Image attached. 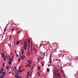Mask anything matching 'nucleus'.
Here are the masks:
<instances>
[{
    "instance_id": "nucleus-1",
    "label": "nucleus",
    "mask_w": 78,
    "mask_h": 78,
    "mask_svg": "<svg viewBox=\"0 0 78 78\" xmlns=\"http://www.w3.org/2000/svg\"><path fill=\"white\" fill-rule=\"evenodd\" d=\"M54 74L55 76L58 77V78H61V77H60V75L59 73H54Z\"/></svg>"
},
{
    "instance_id": "nucleus-2",
    "label": "nucleus",
    "mask_w": 78,
    "mask_h": 78,
    "mask_svg": "<svg viewBox=\"0 0 78 78\" xmlns=\"http://www.w3.org/2000/svg\"><path fill=\"white\" fill-rule=\"evenodd\" d=\"M23 42L24 44V46H28V44H27V39L25 40Z\"/></svg>"
},
{
    "instance_id": "nucleus-3",
    "label": "nucleus",
    "mask_w": 78,
    "mask_h": 78,
    "mask_svg": "<svg viewBox=\"0 0 78 78\" xmlns=\"http://www.w3.org/2000/svg\"><path fill=\"white\" fill-rule=\"evenodd\" d=\"M15 70V69H14V67L12 66V72H14V71Z\"/></svg>"
},
{
    "instance_id": "nucleus-4",
    "label": "nucleus",
    "mask_w": 78,
    "mask_h": 78,
    "mask_svg": "<svg viewBox=\"0 0 78 78\" xmlns=\"http://www.w3.org/2000/svg\"><path fill=\"white\" fill-rule=\"evenodd\" d=\"M5 53L4 52H2L1 54V55L2 57H4L5 56Z\"/></svg>"
},
{
    "instance_id": "nucleus-5",
    "label": "nucleus",
    "mask_w": 78,
    "mask_h": 78,
    "mask_svg": "<svg viewBox=\"0 0 78 78\" xmlns=\"http://www.w3.org/2000/svg\"><path fill=\"white\" fill-rule=\"evenodd\" d=\"M31 62H32V60H30L28 61V63H29V64H31Z\"/></svg>"
},
{
    "instance_id": "nucleus-6",
    "label": "nucleus",
    "mask_w": 78,
    "mask_h": 78,
    "mask_svg": "<svg viewBox=\"0 0 78 78\" xmlns=\"http://www.w3.org/2000/svg\"><path fill=\"white\" fill-rule=\"evenodd\" d=\"M27 46H25L24 45L23 48H24L25 50H27Z\"/></svg>"
},
{
    "instance_id": "nucleus-7",
    "label": "nucleus",
    "mask_w": 78,
    "mask_h": 78,
    "mask_svg": "<svg viewBox=\"0 0 78 78\" xmlns=\"http://www.w3.org/2000/svg\"><path fill=\"white\" fill-rule=\"evenodd\" d=\"M15 77H16V78H19V76L16 75L15 76Z\"/></svg>"
},
{
    "instance_id": "nucleus-8",
    "label": "nucleus",
    "mask_w": 78,
    "mask_h": 78,
    "mask_svg": "<svg viewBox=\"0 0 78 78\" xmlns=\"http://www.w3.org/2000/svg\"><path fill=\"white\" fill-rule=\"evenodd\" d=\"M3 77H4V75H3V74H1V76L0 77V78H3Z\"/></svg>"
},
{
    "instance_id": "nucleus-9",
    "label": "nucleus",
    "mask_w": 78,
    "mask_h": 78,
    "mask_svg": "<svg viewBox=\"0 0 78 78\" xmlns=\"http://www.w3.org/2000/svg\"><path fill=\"white\" fill-rule=\"evenodd\" d=\"M59 72V70L58 69H56L54 72V73H58Z\"/></svg>"
},
{
    "instance_id": "nucleus-10",
    "label": "nucleus",
    "mask_w": 78,
    "mask_h": 78,
    "mask_svg": "<svg viewBox=\"0 0 78 78\" xmlns=\"http://www.w3.org/2000/svg\"><path fill=\"white\" fill-rule=\"evenodd\" d=\"M27 55L30 56V51H27Z\"/></svg>"
},
{
    "instance_id": "nucleus-11",
    "label": "nucleus",
    "mask_w": 78,
    "mask_h": 78,
    "mask_svg": "<svg viewBox=\"0 0 78 78\" xmlns=\"http://www.w3.org/2000/svg\"><path fill=\"white\" fill-rule=\"evenodd\" d=\"M27 75L28 76H30V72H29L27 73Z\"/></svg>"
},
{
    "instance_id": "nucleus-12",
    "label": "nucleus",
    "mask_w": 78,
    "mask_h": 78,
    "mask_svg": "<svg viewBox=\"0 0 78 78\" xmlns=\"http://www.w3.org/2000/svg\"><path fill=\"white\" fill-rule=\"evenodd\" d=\"M17 43H16V45H19V43L20 42V41H16Z\"/></svg>"
},
{
    "instance_id": "nucleus-13",
    "label": "nucleus",
    "mask_w": 78,
    "mask_h": 78,
    "mask_svg": "<svg viewBox=\"0 0 78 78\" xmlns=\"http://www.w3.org/2000/svg\"><path fill=\"white\" fill-rule=\"evenodd\" d=\"M3 57H4L3 58L4 60L5 61H6V60L7 58H6V57L5 56Z\"/></svg>"
},
{
    "instance_id": "nucleus-14",
    "label": "nucleus",
    "mask_w": 78,
    "mask_h": 78,
    "mask_svg": "<svg viewBox=\"0 0 78 78\" xmlns=\"http://www.w3.org/2000/svg\"><path fill=\"white\" fill-rule=\"evenodd\" d=\"M30 65L28 64L26 66V67H30Z\"/></svg>"
},
{
    "instance_id": "nucleus-15",
    "label": "nucleus",
    "mask_w": 78,
    "mask_h": 78,
    "mask_svg": "<svg viewBox=\"0 0 78 78\" xmlns=\"http://www.w3.org/2000/svg\"><path fill=\"white\" fill-rule=\"evenodd\" d=\"M20 70H21V68L19 67L18 70V72H20Z\"/></svg>"
},
{
    "instance_id": "nucleus-16",
    "label": "nucleus",
    "mask_w": 78,
    "mask_h": 78,
    "mask_svg": "<svg viewBox=\"0 0 78 78\" xmlns=\"http://www.w3.org/2000/svg\"><path fill=\"white\" fill-rule=\"evenodd\" d=\"M41 64L42 65V66L43 67V66H44V62L42 61L41 63Z\"/></svg>"
},
{
    "instance_id": "nucleus-17",
    "label": "nucleus",
    "mask_w": 78,
    "mask_h": 78,
    "mask_svg": "<svg viewBox=\"0 0 78 78\" xmlns=\"http://www.w3.org/2000/svg\"><path fill=\"white\" fill-rule=\"evenodd\" d=\"M47 72L48 73H49V72H50V69H49L48 68V69H47Z\"/></svg>"
},
{
    "instance_id": "nucleus-18",
    "label": "nucleus",
    "mask_w": 78,
    "mask_h": 78,
    "mask_svg": "<svg viewBox=\"0 0 78 78\" xmlns=\"http://www.w3.org/2000/svg\"><path fill=\"white\" fill-rule=\"evenodd\" d=\"M6 28H7V27H5V30H4V33H5V32L6 31Z\"/></svg>"
},
{
    "instance_id": "nucleus-19",
    "label": "nucleus",
    "mask_w": 78,
    "mask_h": 78,
    "mask_svg": "<svg viewBox=\"0 0 78 78\" xmlns=\"http://www.w3.org/2000/svg\"><path fill=\"white\" fill-rule=\"evenodd\" d=\"M21 57H23V58H25V56L23 55H22Z\"/></svg>"
},
{
    "instance_id": "nucleus-20",
    "label": "nucleus",
    "mask_w": 78,
    "mask_h": 78,
    "mask_svg": "<svg viewBox=\"0 0 78 78\" xmlns=\"http://www.w3.org/2000/svg\"><path fill=\"white\" fill-rule=\"evenodd\" d=\"M21 53L22 55H23V53H24V51H23V49L22 50Z\"/></svg>"
},
{
    "instance_id": "nucleus-21",
    "label": "nucleus",
    "mask_w": 78,
    "mask_h": 78,
    "mask_svg": "<svg viewBox=\"0 0 78 78\" xmlns=\"http://www.w3.org/2000/svg\"><path fill=\"white\" fill-rule=\"evenodd\" d=\"M61 72H62V73L63 74L64 73V71H63V70H62V69H61Z\"/></svg>"
},
{
    "instance_id": "nucleus-22",
    "label": "nucleus",
    "mask_w": 78,
    "mask_h": 78,
    "mask_svg": "<svg viewBox=\"0 0 78 78\" xmlns=\"http://www.w3.org/2000/svg\"><path fill=\"white\" fill-rule=\"evenodd\" d=\"M5 66V63H3V64H2L3 67Z\"/></svg>"
},
{
    "instance_id": "nucleus-23",
    "label": "nucleus",
    "mask_w": 78,
    "mask_h": 78,
    "mask_svg": "<svg viewBox=\"0 0 78 78\" xmlns=\"http://www.w3.org/2000/svg\"><path fill=\"white\" fill-rule=\"evenodd\" d=\"M13 58H14V56H12V58H11V61H13Z\"/></svg>"
},
{
    "instance_id": "nucleus-24",
    "label": "nucleus",
    "mask_w": 78,
    "mask_h": 78,
    "mask_svg": "<svg viewBox=\"0 0 78 78\" xmlns=\"http://www.w3.org/2000/svg\"><path fill=\"white\" fill-rule=\"evenodd\" d=\"M6 58H8L9 57V56L8 55H6L5 56H4Z\"/></svg>"
},
{
    "instance_id": "nucleus-25",
    "label": "nucleus",
    "mask_w": 78,
    "mask_h": 78,
    "mask_svg": "<svg viewBox=\"0 0 78 78\" xmlns=\"http://www.w3.org/2000/svg\"><path fill=\"white\" fill-rule=\"evenodd\" d=\"M6 68H7V70H9V66H7L6 67Z\"/></svg>"
},
{
    "instance_id": "nucleus-26",
    "label": "nucleus",
    "mask_w": 78,
    "mask_h": 78,
    "mask_svg": "<svg viewBox=\"0 0 78 78\" xmlns=\"http://www.w3.org/2000/svg\"><path fill=\"white\" fill-rule=\"evenodd\" d=\"M11 60H10L9 61V62H8V64H10V63H11Z\"/></svg>"
},
{
    "instance_id": "nucleus-27",
    "label": "nucleus",
    "mask_w": 78,
    "mask_h": 78,
    "mask_svg": "<svg viewBox=\"0 0 78 78\" xmlns=\"http://www.w3.org/2000/svg\"><path fill=\"white\" fill-rule=\"evenodd\" d=\"M63 77H64V78H65L66 76L65 75V74H64V73H63Z\"/></svg>"
},
{
    "instance_id": "nucleus-28",
    "label": "nucleus",
    "mask_w": 78,
    "mask_h": 78,
    "mask_svg": "<svg viewBox=\"0 0 78 78\" xmlns=\"http://www.w3.org/2000/svg\"><path fill=\"white\" fill-rule=\"evenodd\" d=\"M30 44L31 45V47H33V44L31 43V41L30 42Z\"/></svg>"
},
{
    "instance_id": "nucleus-29",
    "label": "nucleus",
    "mask_w": 78,
    "mask_h": 78,
    "mask_svg": "<svg viewBox=\"0 0 78 78\" xmlns=\"http://www.w3.org/2000/svg\"><path fill=\"white\" fill-rule=\"evenodd\" d=\"M37 60H38V61L40 60V59L39 58H37Z\"/></svg>"
},
{
    "instance_id": "nucleus-30",
    "label": "nucleus",
    "mask_w": 78,
    "mask_h": 78,
    "mask_svg": "<svg viewBox=\"0 0 78 78\" xmlns=\"http://www.w3.org/2000/svg\"><path fill=\"white\" fill-rule=\"evenodd\" d=\"M1 71H2V72H3V71H4V69H3L2 68Z\"/></svg>"
},
{
    "instance_id": "nucleus-31",
    "label": "nucleus",
    "mask_w": 78,
    "mask_h": 78,
    "mask_svg": "<svg viewBox=\"0 0 78 78\" xmlns=\"http://www.w3.org/2000/svg\"><path fill=\"white\" fill-rule=\"evenodd\" d=\"M49 63L51 64V60H50V61H49Z\"/></svg>"
},
{
    "instance_id": "nucleus-32",
    "label": "nucleus",
    "mask_w": 78,
    "mask_h": 78,
    "mask_svg": "<svg viewBox=\"0 0 78 78\" xmlns=\"http://www.w3.org/2000/svg\"><path fill=\"white\" fill-rule=\"evenodd\" d=\"M30 40H28V43H30Z\"/></svg>"
},
{
    "instance_id": "nucleus-33",
    "label": "nucleus",
    "mask_w": 78,
    "mask_h": 78,
    "mask_svg": "<svg viewBox=\"0 0 78 78\" xmlns=\"http://www.w3.org/2000/svg\"><path fill=\"white\" fill-rule=\"evenodd\" d=\"M11 40V36H10V37H9V41H10Z\"/></svg>"
},
{
    "instance_id": "nucleus-34",
    "label": "nucleus",
    "mask_w": 78,
    "mask_h": 78,
    "mask_svg": "<svg viewBox=\"0 0 78 78\" xmlns=\"http://www.w3.org/2000/svg\"><path fill=\"white\" fill-rule=\"evenodd\" d=\"M12 72L10 71L9 72V74H10V73H12Z\"/></svg>"
},
{
    "instance_id": "nucleus-35",
    "label": "nucleus",
    "mask_w": 78,
    "mask_h": 78,
    "mask_svg": "<svg viewBox=\"0 0 78 78\" xmlns=\"http://www.w3.org/2000/svg\"><path fill=\"white\" fill-rule=\"evenodd\" d=\"M28 44H29V46H28V47H30V43H28Z\"/></svg>"
},
{
    "instance_id": "nucleus-36",
    "label": "nucleus",
    "mask_w": 78,
    "mask_h": 78,
    "mask_svg": "<svg viewBox=\"0 0 78 78\" xmlns=\"http://www.w3.org/2000/svg\"><path fill=\"white\" fill-rule=\"evenodd\" d=\"M21 59V57H20L19 58V60H20Z\"/></svg>"
},
{
    "instance_id": "nucleus-37",
    "label": "nucleus",
    "mask_w": 78,
    "mask_h": 78,
    "mask_svg": "<svg viewBox=\"0 0 78 78\" xmlns=\"http://www.w3.org/2000/svg\"><path fill=\"white\" fill-rule=\"evenodd\" d=\"M14 31V28H12V31Z\"/></svg>"
},
{
    "instance_id": "nucleus-38",
    "label": "nucleus",
    "mask_w": 78,
    "mask_h": 78,
    "mask_svg": "<svg viewBox=\"0 0 78 78\" xmlns=\"http://www.w3.org/2000/svg\"><path fill=\"white\" fill-rule=\"evenodd\" d=\"M2 71H0V73H3V72H2Z\"/></svg>"
},
{
    "instance_id": "nucleus-39",
    "label": "nucleus",
    "mask_w": 78,
    "mask_h": 78,
    "mask_svg": "<svg viewBox=\"0 0 78 78\" xmlns=\"http://www.w3.org/2000/svg\"><path fill=\"white\" fill-rule=\"evenodd\" d=\"M9 45L10 47H11V44H9L8 45Z\"/></svg>"
},
{
    "instance_id": "nucleus-40",
    "label": "nucleus",
    "mask_w": 78,
    "mask_h": 78,
    "mask_svg": "<svg viewBox=\"0 0 78 78\" xmlns=\"http://www.w3.org/2000/svg\"><path fill=\"white\" fill-rule=\"evenodd\" d=\"M29 76H28L27 75V78H28V77H29Z\"/></svg>"
},
{
    "instance_id": "nucleus-41",
    "label": "nucleus",
    "mask_w": 78,
    "mask_h": 78,
    "mask_svg": "<svg viewBox=\"0 0 78 78\" xmlns=\"http://www.w3.org/2000/svg\"><path fill=\"white\" fill-rule=\"evenodd\" d=\"M21 59H22V60H23V59H24L23 58V57H21Z\"/></svg>"
},
{
    "instance_id": "nucleus-42",
    "label": "nucleus",
    "mask_w": 78,
    "mask_h": 78,
    "mask_svg": "<svg viewBox=\"0 0 78 78\" xmlns=\"http://www.w3.org/2000/svg\"><path fill=\"white\" fill-rule=\"evenodd\" d=\"M20 32H21V31H19L18 32V34H19V33H20Z\"/></svg>"
},
{
    "instance_id": "nucleus-43",
    "label": "nucleus",
    "mask_w": 78,
    "mask_h": 78,
    "mask_svg": "<svg viewBox=\"0 0 78 78\" xmlns=\"http://www.w3.org/2000/svg\"><path fill=\"white\" fill-rule=\"evenodd\" d=\"M16 55L17 57H18L19 56V55H18L17 54H16Z\"/></svg>"
},
{
    "instance_id": "nucleus-44",
    "label": "nucleus",
    "mask_w": 78,
    "mask_h": 78,
    "mask_svg": "<svg viewBox=\"0 0 78 78\" xmlns=\"http://www.w3.org/2000/svg\"><path fill=\"white\" fill-rule=\"evenodd\" d=\"M38 70H40V67H38Z\"/></svg>"
},
{
    "instance_id": "nucleus-45",
    "label": "nucleus",
    "mask_w": 78,
    "mask_h": 78,
    "mask_svg": "<svg viewBox=\"0 0 78 78\" xmlns=\"http://www.w3.org/2000/svg\"><path fill=\"white\" fill-rule=\"evenodd\" d=\"M11 58H9V60L10 61H11Z\"/></svg>"
},
{
    "instance_id": "nucleus-46",
    "label": "nucleus",
    "mask_w": 78,
    "mask_h": 78,
    "mask_svg": "<svg viewBox=\"0 0 78 78\" xmlns=\"http://www.w3.org/2000/svg\"><path fill=\"white\" fill-rule=\"evenodd\" d=\"M3 75H5V72L3 73Z\"/></svg>"
},
{
    "instance_id": "nucleus-47",
    "label": "nucleus",
    "mask_w": 78,
    "mask_h": 78,
    "mask_svg": "<svg viewBox=\"0 0 78 78\" xmlns=\"http://www.w3.org/2000/svg\"><path fill=\"white\" fill-rule=\"evenodd\" d=\"M15 53H16V54H17V51H15Z\"/></svg>"
},
{
    "instance_id": "nucleus-48",
    "label": "nucleus",
    "mask_w": 78,
    "mask_h": 78,
    "mask_svg": "<svg viewBox=\"0 0 78 78\" xmlns=\"http://www.w3.org/2000/svg\"><path fill=\"white\" fill-rule=\"evenodd\" d=\"M34 50L35 51H36V50H37V49H34Z\"/></svg>"
},
{
    "instance_id": "nucleus-49",
    "label": "nucleus",
    "mask_w": 78,
    "mask_h": 78,
    "mask_svg": "<svg viewBox=\"0 0 78 78\" xmlns=\"http://www.w3.org/2000/svg\"><path fill=\"white\" fill-rule=\"evenodd\" d=\"M23 72V70H21V71H20V72Z\"/></svg>"
},
{
    "instance_id": "nucleus-50",
    "label": "nucleus",
    "mask_w": 78,
    "mask_h": 78,
    "mask_svg": "<svg viewBox=\"0 0 78 78\" xmlns=\"http://www.w3.org/2000/svg\"><path fill=\"white\" fill-rule=\"evenodd\" d=\"M53 78H57V77H55V76H53Z\"/></svg>"
},
{
    "instance_id": "nucleus-51",
    "label": "nucleus",
    "mask_w": 78,
    "mask_h": 78,
    "mask_svg": "<svg viewBox=\"0 0 78 78\" xmlns=\"http://www.w3.org/2000/svg\"><path fill=\"white\" fill-rule=\"evenodd\" d=\"M29 47H28V51H29Z\"/></svg>"
},
{
    "instance_id": "nucleus-52",
    "label": "nucleus",
    "mask_w": 78,
    "mask_h": 78,
    "mask_svg": "<svg viewBox=\"0 0 78 78\" xmlns=\"http://www.w3.org/2000/svg\"><path fill=\"white\" fill-rule=\"evenodd\" d=\"M17 69V67H15V69Z\"/></svg>"
},
{
    "instance_id": "nucleus-53",
    "label": "nucleus",
    "mask_w": 78,
    "mask_h": 78,
    "mask_svg": "<svg viewBox=\"0 0 78 78\" xmlns=\"http://www.w3.org/2000/svg\"><path fill=\"white\" fill-rule=\"evenodd\" d=\"M20 60H18V62H20Z\"/></svg>"
},
{
    "instance_id": "nucleus-54",
    "label": "nucleus",
    "mask_w": 78,
    "mask_h": 78,
    "mask_svg": "<svg viewBox=\"0 0 78 78\" xmlns=\"http://www.w3.org/2000/svg\"><path fill=\"white\" fill-rule=\"evenodd\" d=\"M12 73V75H14V73Z\"/></svg>"
},
{
    "instance_id": "nucleus-55",
    "label": "nucleus",
    "mask_w": 78,
    "mask_h": 78,
    "mask_svg": "<svg viewBox=\"0 0 78 78\" xmlns=\"http://www.w3.org/2000/svg\"><path fill=\"white\" fill-rule=\"evenodd\" d=\"M48 67H50V65H48Z\"/></svg>"
},
{
    "instance_id": "nucleus-56",
    "label": "nucleus",
    "mask_w": 78,
    "mask_h": 78,
    "mask_svg": "<svg viewBox=\"0 0 78 78\" xmlns=\"http://www.w3.org/2000/svg\"><path fill=\"white\" fill-rule=\"evenodd\" d=\"M22 70H23V71H24L25 70V69H23Z\"/></svg>"
},
{
    "instance_id": "nucleus-57",
    "label": "nucleus",
    "mask_w": 78,
    "mask_h": 78,
    "mask_svg": "<svg viewBox=\"0 0 78 78\" xmlns=\"http://www.w3.org/2000/svg\"><path fill=\"white\" fill-rule=\"evenodd\" d=\"M58 60H59V59L58 58L56 59V61H58Z\"/></svg>"
},
{
    "instance_id": "nucleus-58",
    "label": "nucleus",
    "mask_w": 78,
    "mask_h": 78,
    "mask_svg": "<svg viewBox=\"0 0 78 78\" xmlns=\"http://www.w3.org/2000/svg\"><path fill=\"white\" fill-rule=\"evenodd\" d=\"M11 55H12V53H11Z\"/></svg>"
},
{
    "instance_id": "nucleus-59",
    "label": "nucleus",
    "mask_w": 78,
    "mask_h": 78,
    "mask_svg": "<svg viewBox=\"0 0 78 78\" xmlns=\"http://www.w3.org/2000/svg\"><path fill=\"white\" fill-rule=\"evenodd\" d=\"M17 69H15L16 71H17Z\"/></svg>"
},
{
    "instance_id": "nucleus-60",
    "label": "nucleus",
    "mask_w": 78,
    "mask_h": 78,
    "mask_svg": "<svg viewBox=\"0 0 78 78\" xmlns=\"http://www.w3.org/2000/svg\"><path fill=\"white\" fill-rule=\"evenodd\" d=\"M35 53H37V51H36V52H35Z\"/></svg>"
},
{
    "instance_id": "nucleus-61",
    "label": "nucleus",
    "mask_w": 78,
    "mask_h": 78,
    "mask_svg": "<svg viewBox=\"0 0 78 78\" xmlns=\"http://www.w3.org/2000/svg\"><path fill=\"white\" fill-rule=\"evenodd\" d=\"M44 56H45V54H43Z\"/></svg>"
},
{
    "instance_id": "nucleus-62",
    "label": "nucleus",
    "mask_w": 78,
    "mask_h": 78,
    "mask_svg": "<svg viewBox=\"0 0 78 78\" xmlns=\"http://www.w3.org/2000/svg\"><path fill=\"white\" fill-rule=\"evenodd\" d=\"M61 69H62V67H61Z\"/></svg>"
},
{
    "instance_id": "nucleus-63",
    "label": "nucleus",
    "mask_w": 78,
    "mask_h": 78,
    "mask_svg": "<svg viewBox=\"0 0 78 78\" xmlns=\"http://www.w3.org/2000/svg\"><path fill=\"white\" fill-rule=\"evenodd\" d=\"M39 76H41V74H39Z\"/></svg>"
},
{
    "instance_id": "nucleus-64",
    "label": "nucleus",
    "mask_w": 78,
    "mask_h": 78,
    "mask_svg": "<svg viewBox=\"0 0 78 78\" xmlns=\"http://www.w3.org/2000/svg\"><path fill=\"white\" fill-rule=\"evenodd\" d=\"M31 76H32V75H30V77H31Z\"/></svg>"
}]
</instances>
